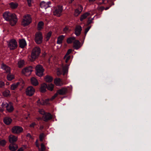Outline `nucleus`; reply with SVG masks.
Masks as SVG:
<instances>
[{
  "mask_svg": "<svg viewBox=\"0 0 151 151\" xmlns=\"http://www.w3.org/2000/svg\"><path fill=\"white\" fill-rule=\"evenodd\" d=\"M4 19L9 22L10 24L12 26L15 25L17 21V19L16 15L14 14L6 12L3 14Z\"/></svg>",
  "mask_w": 151,
  "mask_h": 151,
  "instance_id": "obj_1",
  "label": "nucleus"
},
{
  "mask_svg": "<svg viewBox=\"0 0 151 151\" xmlns=\"http://www.w3.org/2000/svg\"><path fill=\"white\" fill-rule=\"evenodd\" d=\"M41 50L38 47H34L32 50L31 57L32 61L35 60L39 56Z\"/></svg>",
  "mask_w": 151,
  "mask_h": 151,
  "instance_id": "obj_2",
  "label": "nucleus"
},
{
  "mask_svg": "<svg viewBox=\"0 0 151 151\" xmlns=\"http://www.w3.org/2000/svg\"><path fill=\"white\" fill-rule=\"evenodd\" d=\"M32 22V18L29 14H26L23 16L22 24L24 27L29 24Z\"/></svg>",
  "mask_w": 151,
  "mask_h": 151,
  "instance_id": "obj_3",
  "label": "nucleus"
},
{
  "mask_svg": "<svg viewBox=\"0 0 151 151\" xmlns=\"http://www.w3.org/2000/svg\"><path fill=\"white\" fill-rule=\"evenodd\" d=\"M32 71V67L31 66H29L23 68L22 71V73L25 76H28L31 75Z\"/></svg>",
  "mask_w": 151,
  "mask_h": 151,
  "instance_id": "obj_4",
  "label": "nucleus"
},
{
  "mask_svg": "<svg viewBox=\"0 0 151 151\" xmlns=\"http://www.w3.org/2000/svg\"><path fill=\"white\" fill-rule=\"evenodd\" d=\"M63 11V6H59L57 7L53 12V14L58 17H60L61 14Z\"/></svg>",
  "mask_w": 151,
  "mask_h": 151,
  "instance_id": "obj_5",
  "label": "nucleus"
},
{
  "mask_svg": "<svg viewBox=\"0 0 151 151\" xmlns=\"http://www.w3.org/2000/svg\"><path fill=\"white\" fill-rule=\"evenodd\" d=\"M42 37L41 33L38 32L36 34L35 41L37 44H40L42 42Z\"/></svg>",
  "mask_w": 151,
  "mask_h": 151,
  "instance_id": "obj_6",
  "label": "nucleus"
},
{
  "mask_svg": "<svg viewBox=\"0 0 151 151\" xmlns=\"http://www.w3.org/2000/svg\"><path fill=\"white\" fill-rule=\"evenodd\" d=\"M23 130L22 128L20 126H16L13 127L12 129V132L15 134H19L22 132Z\"/></svg>",
  "mask_w": 151,
  "mask_h": 151,
  "instance_id": "obj_7",
  "label": "nucleus"
},
{
  "mask_svg": "<svg viewBox=\"0 0 151 151\" xmlns=\"http://www.w3.org/2000/svg\"><path fill=\"white\" fill-rule=\"evenodd\" d=\"M35 92V89L32 86H29L27 87L25 91L26 94L29 96H32Z\"/></svg>",
  "mask_w": 151,
  "mask_h": 151,
  "instance_id": "obj_8",
  "label": "nucleus"
},
{
  "mask_svg": "<svg viewBox=\"0 0 151 151\" xmlns=\"http://www.w3.org/2000/svg\"><path fill=\"white\" fill-rule=\"evenodd\" d=\"M36 74L37 76H41L43 75L44 69L42 65H37L36 67Z\"/></svg>",
  "mask_w": 151,
  "mask_h": 151,
  "instance_id": "obj_9",
  "label": "nucleus"
},
{
  "mask_svg": "<svg viewBox=\"0 0 151 151\" xmlns=\"http://www.w3.org/2000/svg\"><path fill=\"white\" fill-rule=\"evenodd\" d=\"M8 46L10 50L14 49L17 47V42L15 40H12L9 42Z\"/></svg>",
  "mask_w": 151,
  "mask_h": 151,
  "instance_id": "obj_10",
  "label": "nucleus"
},
{
  "mask_svg": "<svg viewBox=\"0 0 151 151\" xmlns=\"http://www.w3.org/2000/svg\"><path fill=\"white\" fill-rule=\"evenodd\" d=\"M1 68L5 71V73L6 74H9L11 73V68L8 66L2 63L1 66Z\"/></svg>",
  "mask_w": 151,
  "mask_h": 151,
  "instance_id": "obj_11",
  "label": "nucleus"
},
{
  "mask_svg": "<svg viewBox=\"0 0 151 151\" xmlns=\"http://www.w3.org/2000/svg\"><path fill=\"white\" fill-rule=\"evenodd\" d=\"M50 1H48L47 2H45L44 1H42L40 4L41 7L45 9L50 7L49 5L50 4Z\"/></svg>",
  "mask_w": 151,
  "mask_h": 151,
  "instance_id": "obj_12",
  "label": "nucleus"
},
{
  "mask_svg": "<svg viewBox=\"0 0 151 151\" xmlns=\"http://www.w3.org/2000/svg\"><path fill=\"white\" fill-rule=\"evenodd\" d=\"M68 92V90L66 88H63L57 91V93L58 95H63L65 94Z\"/></svg>",
  "mask_w": 151,
  "mask_h": 151,
  "instance_id": "obj_13",
  "label": "nucleus"
},
{
  "mask_svg": "<svg viewBox=\"0 0 151 151\" xmlns=\"http://www.w3.org/2000/svg\"><path fill=\"white\" fill-rule=\"evenodd\" d=\"M80 45V42L78 40L75 39L73 42V47L76 49L78 50L81 47Z\"/></svg>",
  "mask_w": 151,
  "mask_h": 151,
  "instance_id": "obj_14",
  "label": "nucleus"
},
{
  "mask_svg": "<svg viewBox=\"0 0 151 151\" xmlns=\"http://www.w3.org/2000/svg\"><path fill=\"white\" fill-rule=\"evenodd\" d=\"M43 120L45 122H47L52 118V116L50 113L45 114L43 116Z\"/></svg>",
  "mask_w": 151,
  "mask_h": 151,
  "instance_id": "obj_15",
  "label": "nucleus"
},
{
  "mask_svg": "<svg viewBox=\"0 0 151 151\" xmlns=\"http://www.w3.org/2000/svg\"><path fill=\"white\" fill-rule=\"evenodd\" d=\"M18 148V145L12 143L9 146V149L11 151H15Z\"/></svg>",
  "mask_w": 151,
  "mask_h": 151,
  "instance_id": "obj_16",
  "label": "nucleus"
},
{
  "mask_svg": "<svg viewBox=\"0 0 151 151\" xmlns=\"http://www.w3.org/2000/svg\"><path fill=\"white\" fill-rule=\"evenodd\" d=\"M82 30V28L81 26H77L75 29V33L76 36L79 35L81 33Z\"/></svg>",
  "mask_w": 151,
  "mask_h": 151,
  "instance_id": "obj_17",
  "label": "nucleus"
},
{
  "mask_svg": "<svg viewBox=\"0 0 151 151\" xmlns=\"http://www.w3.org/2000/svg\"><path fill=\"white\" fill-rule=\"evenodd\" d=\"M9 141L11 143L16 142L17 140V137L13 135H11L9 137Z\"/></svg>",
  "mask_w": 151,
  "mask_h": 151,
  "instance_id": "obj_18",
  "label": "nucleus"
},
{
  "mask_svg": "<svg viewBox=\"0 0 151 151\" xmlns=\"http://www.w3.org/2000/svg\"><path fill=\"white\" fill-rule=\"evenodd\" d=\"M6 109L9 112H12L14 110V108L11 102H9L6 105Z\"/></svg>",
  "mask_w": 151,
  "mask_h": 151,
  "instance_id": "obj_19",
  "label": "nucleus"
},
{
  "mask_svg": "<svg viewBox=\"0 0 151 151\" xmlns=\"http://www.w3.org/2000/svg\"><path fill=\"white\" fill-rule=\"evenodd\" d=\"M54 83L57 86H60L63 85V83L60 78H57L54 80Z\"/></svg>",
  "mask_w": 151,
  "mask_h": 151,
  "instance_id": "obj_20",
  "label": "nucleus"
},
{
  "mask_svg": "<svg viewBox=\"0 0 151 151\" xmlns=\"http://www.w3.org/2000/svg\"><path fill=\"white\" fill-rule=\"evenodd\" d=\"M31 82L33 86H37L38 84V82L37 79L34 77H32L31 78Z\"/></svg>",
  "mask_w": 151,
  "mask_h": 151,
  "instance_id": "obj_21",
  "label": "nucleus"
},
{
  "mask_svg": "<svg viewBox=\"0 0 151 151\" xmlns=\"http://www.w3.org/2000/svg\"><path fill=\"white\" fill-rule=\"evenodd\" d=\"M19 47L21 48H23L26 46L27 43L26 41L24 39L20 40L19 42Z\"/></svg>",
  "mask_w": 151,
  "mask_h": 151,
  "instance_id": "obj_22",
  "label": "nucleus"
},
{
  "mask_svg": "<svg viewBox=\"0 0 151 151\" xmlns=\"http://www.w3.org/2000/svg\"><path fill=\"white\" fill-rule=\"evenodd\" d=\"M37 104L38 106L41 105H44L45 104H47V103H45L44 100L42 99H39L37 101Z\"/></svg>",
  "mask_w": 151,
  "mask_h": 151,
  "instance_id": "obj_23",
  "label": "nucleus"
},
{
  "mask_svg": "<svg viewBox=\"0 0 151 151\" xmlns=\"http://www.w3.org/2000/svg\"><path fill=\"white\" fill-rule=\"evenodd\" d=\"M65 36L61 35L58 37L57 43V44H60L62 43V41L65 38Z\"/></svg>",
  "mask_w": 151,
  "mask_h": 151,
  "instance_id": "obj_24",
  "label": "nucleus"
},
{
  "mask_svg": "<svg viewBox=\"0 0 151 151\" xmlns=\"http://www.w3.org/2000/svg\"><path fill=\"white\" fill-rule=\"evenodd\" d=\"M4 123L6 124H9L12 122V119L9 117H6L4 120Z\"/></svg>",
  "mask_w": 151,
  "mask_h": 151,
  "instance_id": "obj_25",
  "label": "nucleus"
},
{
  "mask_svg": "<svg viewBox=\"0 0 151 151\" xmlns=\"http://www.w3.org/2000/svg\"><path fill=\"white\" fill-rule=\"evenodd\" d=\"M47 87V85L45 83H43L42 84L40 88V91L42 93L45 92L46 91Z\"/></svg>",
  "mask_w": 151,
  "mask_h": 151,
  "instance_id": "obj_26",
  "label": "nucleus"
},
{
  "mask_svg": "<svg viewBox=\"0 0 151 151\" xmlns=\"http://www.w3.org/2000/svg\"><path fill=\"white\" fill-rule=\"evenodd\" d=\"M70 64L66 65L63 68V75H64L65 74L68 72V67Z\"/></svg>",
  "mask_w": 151,
  "mask_h": 151,
  "instance_id": "obj_27",
  "label": "nucleus"
},
{
  "mask_svg": "<svg viewBox=\"0 0 151 151\" xmlns=\"http://www.w3.org/2000/svg\"><path fill=\"white\" fill-rule=\"evenodd\" d=\"M19 84V83L18 82L16 83H14L12 84L11 87V89L13 90H15L18 87Z\"/></svg>",
  "mask_w": 151,
  "mask_h": 151,
  "instance_id": "obj_28",
  "label": "nucleus"
},
{
  "mask_svg": "<svg viewBox=\"0 0 151 151\" xmlns=\"http://www.w3.org/2000/svg\"><path fill=\"white\" fill-rule=\"evenodd\" d=\"M90 14L88 12H86L83 14L81 17L80 20L81 21L86 19L88 16L90 15Z\"/></svg>",
  "mask_w": 151,
  "mask_h": 151,
  "instance_id": "obj_29",
  "label": "nucleus"
},
{
  "mask_svg": "<svg viewBox=\"0 0 151 151\" xmlns=\"http://www.w3.org/2000/svg\"><path fill=\"white\" fill-rule=\"evenodd\" d=\"M18 65L19 68H21L24 65V60H20L18 62Z\"/></svg>",
  "mask_w": 151,
  "mask_h": 151,
  "instance_id": "obj_30",
  "label": "nucleus"
},
{
  "mask_svg": "<svg viewBox=\"0 0 151 151\" xmlns=\"http://www.w3.org/2000/svg\"><path fill=\"white\" fill-rule=\"evenodd\" d=\"M44 23L42 21L40 22L38 24L37 29L38 30H41L43 27Z\"/></svg>",
  "mask_w": 151,
  "mask_h": 151,
  "instance_id": "obj_31",
  "label": "nucleus"
},
{
  "mask_svg": "<svg viewBox=\"0 0 151 151\" xmlns=\"http://www.w3.org/2000/svg\"><path fill=\"white\" fill-rule=\"evenodd\" d=\"M3 94L4 96L8 97L11 95L10 91L8 90H6L3 92Z\"/></svg>",
  "mask_w": 151,
  "mask_h": 151,
  "instance_id": "obj_32",
  "label": "nucleus"
},
{
  "mask_svg": "<svg viewBox=\"0 0 151 151\" xmlns=\"http://www.w3.org/2000/svg\"><path fill=\"white\" fill-rule=\"evenodd\" d=\"M75 40V38L74 37H70L68 38L67 40V42L68 44H70L72 43Z\"/></svg>",
  "mask_w": 151,
  "mask_h": 151,
  "instance_id": "obj_33",
  "label": "nucleus"
},
{
  "mask_svg": "<svg viewBox=\"0 0 151 151\" xmlns=\"http://www.w3.org/2000/svg\"><path fill=\"white\" fill-rule=\"evenodd\" d=\"M9 5L11 8L14 9L17 7L18 4L16 3L11 2L9 4Z\"/></svg>",
  "mask_w": 151,
  "mask_h": 151,
  "instance_id": "obj_34",
  "label": "nucleus"
},
{
  "mask_svg": "<svg viewBox=\"0 0 151 151\" xmlns=\"http://www.w3.org/2000/svg\"><path fill=\"white\" fill-rule=\"evenodd\" d=\"M46 81L48 82H51L53 80V78L52 77L50 76H46L45 78Z\"/></svg>",
  "mask_w": 151,
  "mask_h": 151,
  "instance_id": "obj_35",
  "label": "nucleus"
},
{
  "mask_svg": "<svg viewBox=\"0 0 151 151\" xmlns=\"http://www.w3.org/2000/svg\"><path fill=\"white\" fill-rule=\"evenodd\" d=\"M7 74L6 78L8 81H11L14 78V75L11 74L10 73Z\"/></svg>",
  "mask_w": 151,
  "mask_h": 151,
  "instance_id": "obj_36",
  "label": "nucleus"
},
{
  "mask_svg": "<svg viewBox=\"0 0 151 151\" xmlns=\"http://www.w3.org/2000/svg\"><path fill=\"white\" fill-rule=\"evenodd\" d=\"M54 85L52 83H50L47 86V89L50 91H52L54 88Z\"/></svg>",
  "mask_w": 151,
  "mask_h": 151,
  "instance_id": "obj_37",
  "label": "nucleus"
},
{
  "mask_svg": "<svg viewBox=\"0 0 151 151\" xmlns=\"http://www.w3.org/2000/svg\"><path fill=\"white\" fill-rule=\"evenodd\" d=\"M38 151H44L45 150V146L44 145L43 143H42L41 144V148H38Z\"/></svg>",
  "mask_w": 151,
  "mask_h": 151,
  "instance_id": "obj_38",
  "label": "nucleus"
},
{
  "mask_svg": "<svg viewBox=\"0 0 151 151\" xmlns=\"http://www.w3.org/2000/svg\"><path fill=\"white\" fill-rule=\"evenodd\" d=\"M52 35V32L51 31L48 32L47 34L46 35L45 38L46 39V41H47L49 39Z\"/></svg>",
  "mask_w": 151,
  "mask_h": 151,
  "instance_id": "obj_39",
  "label": "nucleus"
},
{
  "mask_svg": "<svg viewBox=\"0 0 151 151\" xmlns=\"http://www.w3.org/2000/svg\"><path fill=\"white\" fill-rule=\"evenodd\" d=\"M107 1V3H108L109 6L108 7H106L105 8V10L108 9L111 6L112 4V3H113L111 0H108Z\"/></svg>",
  "mask_w": 151,
  "mask_h": 151,
  "instance_id": "obj_40",
  "label": "nucleus"
},
{
  "mask_svg": "<svg viewBox=\"0 0 151 151\" xmlns=\"http://www.w3.org/2000/svg\"><path fill=\"white\" fill-rule=\"evenodd\" d=\"M70 58V56H65L64 57V59L65 60V62L66 63L69 62V61Z\"/></svg>",
  "mask_w": 151,
  "mask_h": 151,
  "instance_id": "obj_41",
  "label": "nucleus"
},
{
  "mask_svg": "<svg viewBox=\"0 0 151 151\" xmlns=\"http://www.w3.org/2000/svg\"><path fill=\"white\" fill-rule=\"evenodd\" d=\"M81 11L78 10V9H76L74 12V15L75 16H77L81 13Z\"/></svg>",
  "mask_w": 151,
  "mask_h": 151,
  "instance_id": "obj_42",
  "label": "nucleus"
},
{
  "mask_svg": "<svg viewBox=\"0 0 151 151\" xmlns=\"http://www.w3.org/2000/svg\"><path fill=\"white\" fill-rule=\"evenodd\" d=\"M44 137H45L44 134L43 133L41 134L40 135V137H39L40 140L42 142L43 141V139L44 138Z\"/></svg>",
  "mask_w": 151,
  "mask_h": 151,
  "instance_id": "obj_43",
  "label": "nucleus"
},
{
  "mask_svg": "<svg viewBox=\"0 0 151 151\" xmlns=\"http://www.w3.org/2000/svg\"><path fill=\"white\" fill-rule=\"evenodd\" d=\"M6 142L4 140H2L0 141V145L4 146L6 144Z\"/></svg>",
  "mask_w": 151,
  "mask_h": 151,
  "instance_id": "obj_44",
  "label": "nucleus"
},
{
  "mask_svg": "<svg viewBox=\"0 0 151 151\" xmlns=\"http://www.w3.org/2000/svg\"><path fill=\"white\" fill-rule=\"evenodd\" d=\"M5 86V83L4 82L1 81H0V88H4Z\"/></svg>",
  "mask_w": 151,
  "mask_h": 151,
  "instance_id": "obj_45",
  "label": "nucleus"
},
{
  "mask_svg": "<svg viewBox=\"0 0 151 151\" xmlns=\"http://www.w3.org/2000/svg\"><path fill=\"white\" fill-rule=\"evenodd\" d=\"M39 112L40 114L43 115L45 114L44 110L42 109H39Z\"/></svg>",
  "mask_w": 151,
  "mask_h": 151,
  "instance_id": "obj_46",
  "label": "nucleus"
},
{
  "mask_svg": "<svg viewBox=\"0 0 151 151\" xmlns=\"http://www.w3.org/2000/svg\"><path fill=\"white\" fill-rule=\"evenodd\" d=\"M58 93H56L54 95V96H52V97L50 99V101H52V100H53L54 99H55V98L57 96H58Z\"/></svg>",
  "mask_w": 151,
  "mask_h": 151,
  "instance_id": "obj_47",
  "label": "nucleus"
},
{
  "mask_svg": "<svg viewBox=\"0 0 151 151\" xmlns=\"http://www.w3.org/2000/svg\"><path fill=\"white\" fill-rule=\"evenodd\" d=\"M8 104L6 102H3L1 104L2 107L3 108H6V105H7Z\"/></svg>",
  "mask_w": 151,
  "mask_h": 151,
  "instance_id": "obj_48",
  "label": "nucleus"
},
{
  "mask_svg": "<svg viewBox=\"0 0 151 151\" xmlns=\"http://www.w3.org/2000/svg\"><path fill=\"white\" fill-rule=\"evenodd\" d=\"M72 50L71 49H69L68 50L65 56H70L69 55V54L71 52Z\"/></svg>",
  "mask_w": 151,
  "mask_h": 151,
  "instance_id": "obj_49",
  "label": "nucleus"
},
{
  "mask_svg": "<svg viewBox=\"0 0 151 151\" xmlns=\"http://www.w3.org/2000/svg\"><path fill=\"white\" fill-rule=\"evenodd\" d=\"M33 0H27L28 5L29 6H30L31 5V4L33 2Z\"/></svg>",
  "mask_w": 151,
  "mask_h": 151,
  "instance_id": "obj_50",
  "label": "nucleus"
},
{
  "mask_svg": "<svg viewBox=\"0 0 151 151\" xmlns=\"http://www.w3.org/2000/svg\"><path fill=\"white\" fill-rule=\"evenodd\" d=\"M90 28V27H88L86 28V29L85 31V35H86V34L87 33L88 31L89 30Z\"/></svg>",
  "mask_w": 151,
  "mask_h": 151,
  "instance_id": "obj_51",
  "label": "nucleus"
},
{
  "mask_svg": "<svg viewBox=\"0 0 151 151\" xmlns=\"http://www.w3.org/2000/svg\"><path fill=\"white\" fill-rule=\"evenodd\" d=\"M83 7L81 5H80L78 6V10L82 12V10H83Z\"/></svg>",
  "mask_w": 151,
  "mask_h": 151,
  "instance_id": "obj_52",
  "label": "nucleus"
},
{
  "mask_svg": "<svg viewBox=\"0 0 151 151\" xmlns=\"http://www.w3.org/2000/svg\"><path fill=\"white\" fill-rule=\"evenodd\" d=\"M62 74V73L60 70L59 69H58L57 70V75L58 76H60Z\"/></svg>",
  "mask_w": 151,
  "mask_h": 151,
  "instance_id": "obj_53",
  "label": "nucleus"
},
{
  "mask_svg": "<svg viewBox=\"0 0 151 151\" xmlns=\"http://www.w3.org/2000/svg\"><path fill=\"white\" fill-rule=\"evenodd\" d=\"M63 31L65 32H66L68 31H69V30L68 28L67 27H66L64 29Z\"/></svg>",
  "mask_w": 151,
  "mask_h": 151,
  "instance_id": "obj_54",
  "label": "nucleus"
},
{
  "mask_svg": "<svg viewBox=\"0 0 151 151\" xmlns=\"http://www.w3.org/2000/svg\"><path fill=\"white\" fill-rule=\"evenodd\" d=\"M35 123L34 122L32 123V124H30L29 125L30 127H34L35 125Z\"/></svg>",
  "mask_w": 151,
  "mask_h": 151,
  "instance_id": "obj_55",
  "label": "nucleus"
},
{
  "mask_svg": "<svg viewBox=\"0 0 151 151\" xmlns=\"http://www.w3.org/2000/svg\"><path fill=\"white\" fill-rule=\"evenodd\" d=\"M35 144L36 147L38 148H39V145L38 143V140H36V141Z\"/></svg>",
  "mask_w": 151,
  "mask_h": 151,
  "instance_id": "obj_56",
  "label": "nucleus"
},
{
  "mask_svg": "<svg viewBox=\"0 0 151 151\" xmlns=\"http://www.w3.org/2000/svg\"><path fill=\"white\" fill-rule=\"evenodd\" d=\"M27 136L29 138H32L31 136L29 133H28L27 135Z\"/></svg>",
  "mask_w": 151,
  "mask_h": 151,
  "instance_id": "obj_57",
  "label": "nucleus"
},
{
  "mask_svg": "<svg viewBox=\"0 0 151 151\" xmlns=\"http://www.w3.org/2000/svg\"><path fill=\"white\" fill-rule=\"evenodd\" d=\"M50 100V99H46L45 100V102L46 103H47V104H48V102Z\"/></svg>",
  "mask_w": 151,
  "mask_h": 151,
  "instance_id": "obj_58",
  "label": "nucleus"
},
{
  "mask_svg": "<svg viewBox=\"0 0 151 151\" xmlns=\"http://www.w3.org/2000/svg\"><path fill=\"white\" fill-rule=\"evenodd\" d=\"M102 1V2H100V4H105L104 2V1H105V0H99V1Z\"/></svg>",
  "mask_w": 151,
  "mask_h": 151,
  "instance_id": "obj_59",
  "label": "nucleus"
},
{
  "mask_svg": "<svg viewBox=\"0 0 151 151\" xmlns=\"http://www.w3.org/2000/svg\"><path fill=\"white\" fill-rule=\"evenodd\" d=\"M105 8L103 6H102L100 7V9H101L102 10L105 9Z\"/></svg>",
  "mask_w": 151,
  "mask_h": 151,
  "instance_id": "obj_60",
  "label": "nucleus"
},
{
  "mask_svg": "<svg viewBox=\"0 0 151 151\" xmlns=\"http://www.w3.org/2000/svg\"><path fill=\"white\" fill-rule=\"evenodd\" d=\"M90 2H92L96 0H88Z\"/></svg>",
  "mask_w": 151,
  "mask_h": 151,
  "instance_id": "obj_61",
  "label": "nucleus"
},
{
  "mask_svg": "<svg viewBox=\"0 0 151 151\" xmlns=\"http://www.w3.org/2000/svg\"><path fill=\"white\" fill-rule=\"evenodd\" d=\"M17 151H23V149L20 148Z\"/></svg>",
  "mask_w": 151,
  "mask_h": 151,
  "instance_id": "obj_62",
  "label": "nucleus"
},
{
  "mask_svg": "<svg viewBox=\"0 0 151 151\" xmlns=\"http://www.w3.org/2000/svg\"><path fill=\"white\" fill-rule=\"evenodd\" d=\"M74 1V0H70V3H72L73 1Z\"/></svg>",
  "mask_w": 151,
  "mask_h": 151,
  "instance_id": "obj_63",
  "label": "nucleus"
},
{
  "mask_svg": "<svg viewBox=\"0 0 151 151\" xmlns=\"http://www.w3.org/2000/svg\"><path fill=\"white\" fill-rule=\"evenodd\" d=\"M40 129H42L43 128V127L42 126H40Z\"/></svg>",
  "mask_w": 151,
  "mask_h": 151,
  "instance_id": "obj_64",
  "label": "nucleus"
}]
</instances>
